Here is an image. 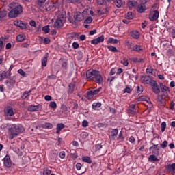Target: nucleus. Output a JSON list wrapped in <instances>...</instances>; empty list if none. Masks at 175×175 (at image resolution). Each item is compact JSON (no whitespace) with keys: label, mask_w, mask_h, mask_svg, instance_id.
<instances>
[{"label":"nucleus","mask_w":175,"mask_h":175,"mask_svg":"<svg viewBox=\"0 0 175 175\" xmlns=\"http://www.w3.org/2000/svg\"><path fill=\"white\" fill-rule=\"evenodd\" d=\"M40 110H42V105L40 104L38 105H30L28 107L29 111H40Z\"/></svg>","instance_id":"nucleus-11"},{"label":"nucleus","mask_w":175,"mask_h":175,"mask_svg":"<svg viewBox=\"0 0 175 175\" xmlns=\"http://www.w3.org/2000/svg\"><path fill=\"white\" fill-rule=\"evenodd\" d=\"M160 90H161V92H163L164 95H167V92H170V89L169 87H167L163 83H160Z\"/></svg>","instance_id":"nucleus-13"},{"label":"nucleus","mask_w":175,"mask_h":175,"mask_svg":"<svg viewBox=\"0 0 175 175\" xmlns=\"http://www.w3.org/2000/svg\"><path fill=\"white\" fill-rule=\"evenodd\" d=\"M128 113L129 114H132L133 116H135V114H136V109L129 108Z\"/></svg>","instance_id":"nucleus-42"},{"label":"nucleus","mask_w":175,"mask_h":175,"mask_svg":"<svg viewBox=\"0 0 175 175\" xmlns=\"http://www.w3.org/2000/svg\"><path fill=\"white\" fill-rule=\"evenodd\" d=\"M118 140V142H124V135H122V132L119 133Z\"/></svg>","instance_id":"nucleus-50"},{"label":"nucleus","mask_w":175,"mask_h":175,"mask_svg":"<svg viewBox=\"0 0 175 175\" xmlns=\"http://www.w3.org/2000/svg\"><path fill=\"white\" fill-rule=\"evenodd\" d=\"M117 135H118V129H113L111 131V137H112V139H116V137L117 136Z\"/></svg>","instance_id":"nucleus-29"},{"label":"nucleus","mask_w":175,"mask_h":175,"mask_svg":"<svg viewBox=\"0 0 175 175\" xmlns=\"http://www.w3.org/2000/svg\"><path fill=\"white\" fill-rule=\"evenodd\" d=\"M5 84L8 88H12V87H13V85L16 84V81L14 80L13 79H10L5 81Z\"/></svg>","instance_id":"nucleus-18"},{"label":"nucleus","mask_w":175,"mask_h":175,"mask_svg":"<svg viewBox=\"0 0 175 175\" xmlns=\"http://www.w3.org/2000/svg\"><path fill=\"white\" fill-rule=\"evenodd\" d=\"M100 106H102V103H96L92 105V109H93V110H96V109L100 107Z\"/></svg>","instance_id":"nucleus-38"},{"label":"nucleus","mask_w":175,"mask_h":175,"mask_svg":"<svg viewBox=\"0 0 175 175\" xmlns=\"http://www.w3.org/2000/svg\"><path fill=\"white\" fill-rule=\"evenodd\" d=\"M133 51H137L138 53H140V51H143V49L139 45H135L133 48Z\"/></svg>","instance_id":"nucleus-33"},{"label":"nucleus","mask_w":175,"mask_h":175,"mask_svg":"<svg viewBox=\"0 0 175 175\" xmlns=\"http://www.w3.org/2000/svg\"><path fill=\"white\" fill-rule=\"evenodd\" d=\"M148 18L150 21H157V20H158V18H159V11H151L149 14Z\"/></svg>","instance_id":"nucleus-4"},{"label":"nucleus","mask_w":175,"mask_h":175,"mask_svg":"<svg viewBox=\"0 0 175 175\" xmlns=\"http://www.w3.org/2000/svg\"><path fill=\"white\" fill-rule=\"evenodd\" d=\"M126 18L128 20H133V14L132 13V12H129L127 13Z\"/></svg>","instance_id":"nucleus-43"},{"label":"nucleus","mask_w":175,"mask_h":175,"mask_svg":"<svg viewBox=\"0 0 175 175\" xmlns=\"http://www.w3.org/2000/svg\"><path fill=\"white\" fill-rule=\"evenodd\" d=\"M31 92H32V91L29 90V91H25L22 96L23 99H27V98H28V96H29V94H31Z\"/></svg>","instance_id":"nucleus-37"},{"label":"nucleus","mask_w":175,"mask_h":175,"mask_svg":"<svg viewBox=\"0 0 175 175\" xmlns=\"http://www.w3.org/2000/svg\"><path fill=\"white\" fill-rule=\"evenodd\" d=\"M107 47L108 50H109V51H111L112 53H118V49H117V48L115 46H107Z\"/></svg>","instance_id":"nucleus-31"},{"label":"nucleus","mask_w":175,"mask_h":175,"mask_svg":"<svg viewBox=\"0 0 175 175\" xmlns=\"http://www.w3.org/2000/svg\"><path fill=\"white\" fill-rule=\"evenodd\" d=\"M165 169L171 174H175V163H167Z\"/></svg>","instance_id":"nucleus-8"},{"label":"nucleus","mask_w":175,"mask_h":175,"mask_svg":"<svg viewBox=\"0 0 175 175\" xmlns=\"http://www.w3.org/2000/svg\"><path fill=\"white\" fill-rule=\"evenodd\" d=\"M85 24H91L92 23V17L89 16L84 21Z\"/></svg>","instance_id":"nucleus-45"},{"label":"nucleus","mask_w":175,"mask_h":175,"mask_svg":"<svg viewBox=\"0 0 175 175\" xmlns=\"http://www.w3.org/2000/svg\"><path fill=\"white\" fill-rule=\"evenodd\" d=\"M109 11H110V8L109 7H106L103 10H98V14H100L102 16L103 14H107V12Z\"/></svg>","instance_id":"nucleus-23"},{"label":"nucleus","mask_w":175,"mask_h":175,"mask_svg":"<svg viewBox=\"0 0 175 175\" xmlns=\"http://www.w3.org/2000/svg\"><path fill=\"white\" fill-rule=\"evenodd\" d=\"M61 109H62V111H64V112L68 111V107H66V105H65L64 104H62L61 105Z\"/></svg>","instance_id":"nucleus-56"},{"label":"nucleus","mask_w":175,"mask_h":175,"mask_svg":"<svg viewBox=\"0 0 175 175\" xmlns=\"http://www.w3.org/2000/svg\"><path fill=\"white\" fill-rule=\"evenodd\" d=\"M72 47L73 49H79V43L75 42L72 43Z\"/></svg>","instance_id":"nucleus-63"},{"label":"nucleus","mask_w":175,"mask_h":175,"mask_svg":"<svg viewBox=\"0 0 175 175\" xmlns=\"http://www.w3.org/2000/svg\"><path fill=\"white\" fill-rule=\"evenodd\" d=\"M81 166H82L81 163H77L75 165V167L77 170H80L81 169Z\"/></svg>","instance_id":"nucleus-60"},{"label":"nucleus","mask_w":175,"mask_h":175,"mask_svg":"<svg viewBox=\"0 0 175 175\" xmlns=\"http://www.w3.org/2000/svg\"><path fill=\"white\" fill-rule=\"evenodd\" d=\"M3 17H6V12L0 11V20L3 18Z\"/></svg>","instance_id":"nucleus-53"},{"label":"nucleus","mask_w":175,"mask_h":175,"mask_svg":"<svg viewBox=\"0 0 175 175\" xmlns=\"http://www.w3.org/2000/svg\"><path fill=\"white\" fill-rule=\"evenodd\" d=\"M156 154H152L149 156V161H151V162L152 161H158L159 159L158 158H157V156H155Z\"/></svg>","instance_id":"nucleus-39"},{"label":"nucleus","mask_w":175,"mask_h":175,"mask_svg":"<svg viewBox=\"0 0 175 175\" xmlns=\"http://www.w3.org/2000/svg\"><path fill=\"white\" fill-rule=\"evenodd\" d=\"M82 161L83 162H85L86 163H92V160H91V157H88V156H85L82 157Z\"/></svg>","instance_id":"nucleus-25"},{"label":"nucleus","mask_w":175,"mask_h":175,"mask_svg":"<svg viewBox=\"0 0 175 175\" xmlns=\"http://www.w3.org/2000/svg\"><path fill=\"white\" fill-rule=\"evenodd\" d=\"M74 18L75 23H76V21H83L84 19V14L80 12H76L75 14Z\"/></svg>","instance_id":"nucleus-10"},{"label":"nucleus","mask_w":175,"mask_h":175,"mask_svg":"<svg viewBox=\"0 0 175 175\" xmlns=\"http://www.w3.org/2000/svg\"><path fill=\"white\" fill-rule=\"evenodd\" d=\"M123 92L124 94H125V92H126L127 94H131V92H132V88L126 86V88L124 89Z\"/></svg>","instance_id":"nucleus-40"},{"label":"nucleus","mask_w":175,"mask_h":175,"mask_svg":"<svg viewBox=\"0 0 175 175\" xmlns=\"http://www.w3.org/2000/svg\"><path fill=\"white\" fill-rule=\"evenodd\" d=\"M65 128V125H64V124L62 123H59L57 124V127H56V133L57 135H59V132H61V131H62V129H64Z\"/></svg>","instance_id":"nucleus-22"},{"label":"nucleus","mask_w":175,"mask_h":175,"mask_svg":"<svg viewBox=\"0 0 175 175\" xmlns=\"http://www.w3.org/2000/svg\"><path fill=\"white\" fill-rule=\"evenodd\" d=\"M108 43H111L112 44H117V43H118V40L114 39L113 38H109L108 39Z\"/></svg>","instance_id":"nucleus-35"},{"label":"nucleus","mask_w":175,"mask_h":175,"mask_svg":"<svg viewBox=\"0 0 175 175\" xmlns=\"http://www.w3.org/2000/svg\"><path fill=\"white\" fill-rule=\"evenodd\" d=\"M67 3H77V2H80V0H66Z\"/></svg>","instance_id":"nucleus-54"},{"label":"nucleus","mask_w":175,"mask_h":175,"mask_svg":"<svg viewBox=\"0 0 175 175\" xmlns=\"http://www.w3.org/2000/svg\"><path fill=\"white\" fill-rule=\"evenodd\" d=\"M152 90L154 94H159L161 92V90L159 89V86L157 85L155 87L152 88Z\"/></svg>","instance_id":"nucleus-32"},{"label":"nucleus","mask_w":175,"mask_h":175,"mask_svg":"<svg viewBox=\"0 0 175 175\" xmlns=\"http://www.w3.org/2000/svg\"><path fill=\"white\" fill-rule=\"evenodd\" d=\"M102 90V88H98L96 90H90L87 92V99H92L94 95H98L99 92Z\"/></svg>","instance_id":"nucleus-6"},{"label":"nucleus","mask_w":175,"mask_h":175,"mask_svg":"<svg viewBox=\"0 0 175 175\" xmlns=\"http://www.w3.org/2000/svg\"><path fill=\"white\" fill-rule=\"evenodd\" d=\"M131 36L133 39H139V38H140V33L137 31H132Z\"/></svg>","instance_id":"nucleus-24"},{"label":"nucleus","mask_w":175,"mask_h":175,"mask_svg":"<svg viewBox=\"0 0 175 175\" xmlns=\"http://www.w3.org/2000/svg\"><path fill=\"white\" fill-rule=\"evenodd\" d=\"M24 132V127L21 125H16L14 124L10 128V140H13L15 136H18L20 133H23Z\"/></svg>","instance_id":"nucleus-3"},{"label":"nucleus","mask_w":175,"mask_h":175,"mask_svg":"<svg viewBox=\"0 0 175 175\" xmlns=\"http://www.w3.org/2000/svg\"><path fill=\"white\" fill-rule=\"evenodd\" d=\"M137 100L138 102H140V101L148 102V100H150V98L145 96H141L137 98Z\"/></svg>","instance_id":"nucleus-26"},{"label":"nucleus","mask_w":175,"mask_h":175,"mask_svg":"<svg viewBox=\"0 0 175 175\" xmlns=\"http://www.w3.org/2000/svg\"><path fill=\"white\" fill-rule=\"evenodd\" d=\"M29 25L31 26V27H34V28H36V22L35 21H30L29 22Z\"/></svg>","instance_id":"nucleus-58"},{"label":"nucleus","mask_w":175,"mask_h":175,"mask_svg":"<svg viewBox=\"0 0 175 175\" xmlns=\"http://www.w3.org/2000/svg\"><path fill=\"white\" fill-rule=\"evenodd\" d=\"M158 144L155 145L153 144V146L150 148V150L152 149V154L154 155H158L159 154V148H157Z\"/></svg>","instance_id":"nucleus-19"},{"label":"nucleus","mask_w":175,"mask_h":175,"mask_svg":"<svg viewBox=\"0 0 175 175\" xmlns=\"http://www.w3.org/2000/svg\"><path fill=\"white\" fill-rule=\"evenodd\" d=\"M141 81L143 84H149L151 81V77L150 76L145 75L141 78Z\"/></svg>","instance_id":"nucleus-15"},{"label":"nucleus","mask_w":175,"mask_h":175,"mask_svg":"<svg viewBox=\"0 0 175 175\" xmlns=\"http://www.w3.org/2000/svg\"><path fill=\"white\" fill-rule=\"evenodd\" d=\"M120 64H122V65H124V66H128V65H129V62H128V59H126V57H124V58L120 61Z\"/></svg>","instance_id":"nucleus-36"},{"label":"nucleus","mask_w":175,"mask_h":175,"mask_svg":"<svg viewBox=\"0 0 175 175\" xmlns=\"http://www.w3.org/2000/svg\"><path fill=\"white\" fill-rule=\"evenodd\" d=\"M14 25H15L16 27H18L21 29H25L27 28V25L23 23L21 21H14Z\"/></svg>","instance_id":"nucleus-12"},{"label":"nucleus","mask_w":175,"mask_h":175,"mask_svg":"<svg viewBox=\"0 0 175 175\" xmlns=\"http://www.w3.org/2000/svg\"><path fill=\"white\" fill-rule=\"evenodd\" d=\"M137 12H138V13H144V12H146V5L142 4L138 5L137 7Z\"/></svg>","instance_id":"nucleus-20"},{"label":"nucleus","mask_w":175,"mask_h":175,"mask_svg":"<svg viewBox=\"0 0 175 175\" xmlns=\"http://www.w3.org/2000/svg\"><path fill=\"white\" fill-rule=\"evenodd\" d=\"M17 42H24L25 40V35L24 34H19L16 36Z\"/></svg>","instance_id":"nucleus-27"},{"label":"nucleus","mask_w":175,"mask_h":175,"mask_svg":"<svg viewBox=\"0 0 175 175\" xmlns=\"http://www.w3.org/2000/svg\"><path fill=\"white\" fill-rule=\"evenodd\" d=\"M59 158H61L62 159H64V158H65V152H61L59 154Z\"/></svg>","instance_id":"nucleus-62"},{"label":"nucleus","mask_w":175,"mask_h":175,"mask_svg":"<svg viewBox=\"0 0 175 175\" xmlns=\"http://www.w3.org/2000/svg\"><path fill=\"white\" fill-rule=\"evenodd\" d=\"M175 103L174 101H171L170 105V110H174Z\"/></svg>","instance_id":"nucleus-57"},{"label":"nucleus","mask_w":175,"mask_h":175,"mask_svg":"<svg viewBox=\"0 0 175 175\" xmlns=\"http://www.w3.org/2000/svg\"><path fill=\"white\" fill-rule=\"evenodd\" d=\"M44 99L47 102H50V100H51V99H53V98L51 97V96L46 95V96H45Z\"/></svg>","instance_id":"nucleus-59"},{"label":"nucleus","mask_w":175,"mask_h":175,"mask_svg":"<svg viewBox=\"0 0 175 175\" xmlns=\"http://www.w3.org/2000/svg\"><path fill=\"white\" fill-rule=\"evenodd\" d=\"M49 53H46L42 60V66H47V59L49 58Z\"/></svg>","instance_id":"nucleus-21"},{"label":"nucleus","mask_w":175,"mask_h":175,"mask_svg":"<svg viewBox=\"0 0 175 175\" xmlns=\"http://www.w3.org/2000/svg\"><path fill=\"white\" fill-rule=\"evenodd\" d=\"M99 42H98V40L96 38L91 40V44H98Z\"/></svg>","instance_id":"nucleus-61"},{"label":"nucleus","mask_w":175,"mask_h":175,"mask_svg":"<svg viewBox=\"0 0 175 175\" xmlns=\"http://www.w3.org/2000/svg\"><path fill=\"white\" fill-rule=\"evenodd\" d=\"M49 106L51 107V109H55L57 107V103L54 101H52L50 103Z\"/></svg>","instance_id":"nucleus-52"},{"label":"nucleus","mask_w":175,"mask_h":175,"mask_svg":"<svg viewBox=\"0 0 175 175\" xmlns=\"http://www.w3.org/2000/svg\"><path fill=\"white\" fill-rule=\"evenodd\" d=\"M18 73H19L21 76H23V77H25V76H27V73L24 70H23V69H19L18 70Z\"/></svg>","instance_id":"nucleus-47"},{"label":"nucleus","mask_w":175,"mask_h":175,"mask_svg":"<svg viewBox=\"0 0 175 175\" xmlns=\"http://www.w3.org/2000/svg\"><path fill=\"white\" fill-rule=\"evenodd\" d=\"M150 85L152 88L155 87L158 83H157V81L154 80L150 79V81L149 82Z\"/></svg>","instance_id":"nucleus-48"},{"label":"nucleus","mask_w":175,"mask_h":175,"mask_svg":"<svg viewBox=\"0 0 175 175\" xmlns=\"http://www.w3.org/2000/svg\"><path fill=\"white\" fill-rule=\"evenodd\" d=\"M42 128L45 129H53V124L51 123H44L42 124Z\"/></svg>","instance_id":"nucleus-34"},{"label":"nucleus","mask_w":175,"mask_h":175,"mask_svg":"<svg viewBox=\"0 0 175 175\" xmlns=\"http://www.w3.org/2000/svg\"><path fill=\"white\" fill-rule=\"evenodd\" d=\"M146 73H147L148 75H152V69H151V68H147V69H146Z\"/></svg>","instance_id":"nucleus-64"},{"label":"nucleus","mask_w":175,"mask_h":175,"mask_svg":"<svg viewBox=\"0 0 175 175\" xmlns=\"http://www.w3.org/2000/svg\"><path fill=\"white\" fill-rule=\"evenodd\" d=\"M64 23H65V17H58L54 23V28H61L64 25Z\"/></svg>","instance_id":"nucleus-7"},{"label":"nucleus","mask_w":175,"mask_h":175,"mask_svg":"<svg viewBox=\"0 0 175 175\" xmlns=\"http://www.w3.org/2000/svg\"><path fill=\"white\" fill-rule=\"evenodd\" d=\"M51 174V170L48 168L44 169L43 175H50Z\"/></svg>","instance_id":"nucleus-46"},{"label":"nucleus","mask_w":175,"mask_h":175,"mask_svg":"<svg viewBox=\"0 0 175 175\" xmlns=\"http://www.w3.org/2000/svg\"><path fill=\"white\" fill-rule=\"evenodd\" d=\"M10 8L12 9L8 13V17L10 18H16L23 13V6L21 5L11 3Z\"/></svg>","instance_id":"nucleus-2"},{"label":"nucleus","mask_w":175,"mask_h":175,"mask_svg":"<svg viewBox=\"0 0 175 175\" xmlns=\"http://www.w3.org/2000/svg\"><path fill=\"white\" fill-rule=\"evenodd\" d=\"M67 38L71 40H76L79 38V35L75 32L69 33L67 34Z\"/></svg>","instance_id":"nucleus-16"},{"label":"nucleus","mask_w":175,"mask_h":175,"mask_svg":"<svg viewBox=\"0 0 175 175\" xmlns=\"http://www.w3.org/2000/svg\"><path fill=\"white\" fill-rule=\"evenodd\" d=\"M137 92L138 94H142V92H143V86H137Z\"/></svg>","instance_id":"nucleus-55"},{"label":"nucleus","mask_w":175,"mask_h":175,"mask_svg":"<svg viewBox=\"0 0 175 175\" xmlns=\"http://www.w3.org/2000/svg\"><path fill=\"white\" fill-rule=\"evenodd\" d=\"M129 8H134V6H137V1H129L127 3Z\"/></svg>","instance_id":"nucleus-30"},{"label":"nucleus","mask_w":175,"mask_h":175,"mask_svg":"<svg viewBox=\"0 0 175 175\" xmlns=\"http://www.w3.org/2000/svg\"><path fill=\"white\" fill-rule=\"evenodd\" d=\"M4 114L6 117H12L16 114V112L14 111V109H13V107L7 106L4 109Z\"/></svg>","instance_id":"nucleus-5"},{"label":"nucleus","mask_w":175,"mask_h":175,"mask_svg":"<svg viewBox=\"0 0 175 175\" xmlns=\"http://www.w3.org/2000/svg\"><path fill=\"white\" fill-rule=\"evenodd\" d=\"M1 75L3 76V79H5V77L8 79V77H10L12 73L10 72V71H4L1 72Z\"/></svg>","instance_id":"nucleus-28"},{"label":"nucleus","mask_w":175,"mask_h":175,"mask_svg":"<svg viewBox=\"0 0 175 175\" xmlns=\"http://www.w3.org/2000/svg\"><path fill=\"white\" fill-rule=\"evenodd\" d=\"M116 8H122L125 5V1L124 0H113Z\"/></svg>","instance_id":"nucleus-14"},{"label":"nucleus","mask_w":175,"mask_h":175,"mask_svg":"<svg viewBox=\"0 0 175 175\" xmlns=\"http://www.w3.org/2000/svg\"><path fill=\"white\" fill-rule=\"evenodd\" d=\"M86 77L90 80H92L97 84H102L103 83V77L96 70H89L86 72Z\"/></svg>","instance_id":"nucleus-1"},{"label":"nucleus","mask_w":175,"mask_h":175,"mask_svg":"<svg viewBox=\"0 0 175 175\" xmlns=\"http://www.w3.org/2000/svg\"><path fill=\"white\" fill-rule=\"evenodd\" d=\"M3 165L5 167H12V160L10 156L6 155L3 159Z\"/></svg>","instance_id":"nucleus-9"},{"label":"nucleus","mask_w":175,"mask_h":175,"mask_svg":"<svg viewBox=\"0 0 175 175\" xmlns=\"http://www.w3.org/2000/svg\"><path fill=\"white\" fill-rule=\"evenodd\" d=\"M42 31L44 33H49L50 32V27L49 25L42 27Z\"/></svg>","instance_id":"nucleus-41"},{"label":"nucleus","mask_w":175,"mask_h":175,"mask_svg":"<svg viewBox=\"0 0 175 175\" xmlns=\"http://www.w3.org/2000/svg\"><path fill=\"white\" fill-rule=\"evenodd\" d=\"M96 39H97V42L98 43H102V42H104V40H105V36L102 35Z\"/></svg>","instance_id":"nucleus-44"},{"label":"nucleus","mask_w":175,"mask_h":175,"mask_svg":"<svg viewBox=\"0 0 175 175\" xmlns=\"http://www.w3.org/2000/svg\"><path fill=\"white\" fill-rule=\"evenodd\" d=\"M161 132H165V130L166 129V122H163L161 124Z\"/></svg>","instance_id":"nucleus-49"},{"label":"nucleus","mask_w":175,"mask_h":175,"mask_svg":"<svg viewBox=\"0 0 175 175\" xmlns=\"http://www.w3.org/2000/svg\"><path fill=\"white\" fill-rule=\"evenodd\" d=\"M76 87V83H71L68 85V88L67 90L68 94H73V92L75 91V88Z\"/></svg>","instance_id":"nucleus-17"},{"label":"nucleus","mask_w":175,"mask_h":175,"mask_svg":"<svg viewBox=\"0 0 175 175\" xmlns=\"http://www.w3.org/2000/svg\"><path fill=\"white\" fill-rule=\"evenodd\" d=\"M167 141H164L162 144H161L160 146L161 147V148H166L167 147Z\"/></svg>","instance_id":"nucleus-51"}]
</instances>
